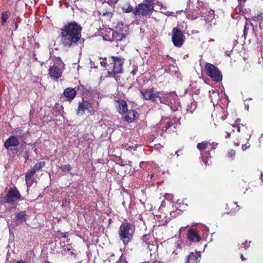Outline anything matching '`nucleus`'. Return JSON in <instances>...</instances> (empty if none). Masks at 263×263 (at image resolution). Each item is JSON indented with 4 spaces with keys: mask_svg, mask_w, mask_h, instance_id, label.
Returning <instances> with one entry per match:
<instances>
[{
    "mask_svg": "<svg viewBox=\"0 0 263 263\" xmlns=\"http://www.w3.org/2000/svg\"><path fill=\"white\" fill-rule=\"evenodd\" d=\"M23 199L21 193L16 187H10L6 195L0 199V203L5 205L7 203L12 206L14 209H16L18 203Z\"/></svg>",
    "mask_w": 263,
    "mask_h": 263,
    "instance_id": "5",
    "label": "nucleus"
},
{
    "mask_svg": "<svg viewBox=\"0 0 263 263\" xmlns=\"http://www.w3.org/2000/svg\"><path fill=\"white\" fill-rule=\"evenodd\" d=\"M181 152V150L179 149L176 151V154L178 156L179 155V154Z\"/></svg>",
    "mask_w": 263,
    "mask_h": 263,
    "instance_id": "47",
    "label": "nucleus"
},
{
    "mask_svg": "<svg viewBox=\"0 0 263 263\" xmlns=\"http://www.w3.org/2000/svg\"><path fill=\"white\" fill-rule=\"evenodd\" d=\"M188 240L192 242H198L201 240L200 234L197 230L189 229L187 233Z\"/></svg>",
    "mask_w": 263,
    "mask_h": 263,
    "instance_id": "13",
    "label": "nucleus"
},
{
    "mask_svg": "<svg viewBox=\"0 0 263 263\" xmlns=\"http://www.w3.org/2000/svg\"><path fill=\"white\" fill-rule=\"evenodd\" d=\"M173 125V123H171V122H167L165 124V126H164V128L165 129V130H166L167 129H168L170 127H171L172 125Z\"/></svg>",
    "mask_w": 263,
    "mask_h": 263,
    "instance_id": "38",
    "label": "nucleus"
},
{
    "mask_svg": "<svg viewBox=\"0 0 263 263\" xmlns=\"http://www.w3.org/2000/svg\"><path fill=\"white\" fill-rule=\"evenodd\" d=\"M45 166V162L41 161L34 165V174L35 173L36 171H39L41 170L42 168L44 167Z\"/></svg>",
    "mask_w": 263,
    "mask_h": 263,
    "instance_id": "27",
    "label": "nucleus"
},
{
    "mask_svg": "<svg viewBox=\"0 0 263 263\" xmlns=\"http://www.w3.org/2000/svg\"><path fill=\"white\" fill-rule=\"evenodd\" d=\"M35 54L34 53V54H33L34 59L35 58Z\"/></svg>",
    "mask_w": 263,
    "mask_h": 263,
    "instance_id": "56",
    "label": "nucleus"
},
{
    "mask_svg": "<svg viewBox=\"0 0 263 263\" xmlns=\"http://www.w3.org/2000/svg\"><path fill=\"white\" fill-rule=\"evenodd\" d=\"M125 37V35L122 33L119 32L118 31H114L113 30L112 34V42H118L122 41Z\"/></svg>",
    "mask_w": 263,
    "mask_h": 263,
    "instance_id": "23",
    "label": "nucleus"
},
{
    "mask_svg": "<svg viewBox=\"0 0 263 263\" xmlns=\"http://www.w3.org/2000/svg\"><path fill=\"white\" fill-rule=\"evenodd\" d=\"M232 127L236 128L237 131L241 133L242 136H245L247 140H249L252 134V130L251 128H249L246 126V124L241 123L240 119H237L235 123L232 125Z\"/></svg>",
    "mask_w": 263,
    "mask_h": 263,
    "instance_id": "9",
    "label": "nucleus"
},
{
    "mask_svg": "<svg viewBox=\"0 0 263 263\" xmlns=\"http://www.w3.org/2000/svg\"><path fill=\"white\" fill-rule=\"evenodd\" d=\"M19 141L17 137L11 136L7 139L4 143V146L7 149H9L10 147L18 146Z\"/></svg>",
    "mask_w": 263,
    "mask_h": 263,
    "instance_id": "17",
    "label": "nucleus"
},
{
    "mask_svg": "<svg viewBox=\"0 0 263 263\" xmlns=\"http://www.w3.org/2000/svg\"><path fill=\"white\" fill-rule=\"evenodd\" d=\"M108 3L111 4H115L117 3L119 0H108Z\"/></svg>",
    "mask_w": 263,
    "mask_h": 263,
    "instance_id": "44",
    "label": "nucleus"
},
{
    "mask_svg": "<svg viewBox=\"0 0 263 263\" xmlns=\"http://www.w3.org/2000/svg\"><path fill=\"white\" fill-rule=\"evenodd\" d=\"M191 107H192V106H194V107L193 110H191L190 111V112L191 113H192V112H193V110L196 108V102L192 103H191Z\"/></svg>",
    "mask_w": 263,
    "mask_h": 263,
    "instance_id": "43",
    "label": "nucleus"
},
{
    "mask_svg": "<svg viewBox=\"0 0 263 263\" xmlns=\"http://www.w3.org/2000/svg\"><path fill=\"white\" fill-rule=\"evenodd\" d=\"M8 18V11L3 12L1 15V20L2 24H4Z\"/></svg>",
    "mask_w": 263,
    "mask_h": 263,
    "instance_id": "29",
    "label": "nucleus"
},
{
    "mask_svg": "<svg viewBox=\"0 0 263 263\" xmlns=\"http://www.w3.org/2000/svg\"><path fill=\"white\" fill-rule=\"evenodd\" d=\"M38 10H39V8H37L36 9V13L37 12V11H38Z\"/></svg>",
    "mask_w": 263,
    "mask_h": 263,
    "instance_id": "54",
    "label": "nucleus"
},
{
    "mask_svg": "<svg viewBox=\"0 0 263 263\" xmlns=\"http://www.w3.org/2000/svg\"><path fill=\"white\" fill-rule=\"evenodd\" d=\"M203 162H204L205 164V165H206V164H207L208 161H205L203 158Z\"/></svg>",
    "mask_w": 263,
    "mask_h": 263,
    "instance_id": "49",
    "label": "nucleus"
},
{
    "mask_svg": "<svg viewBox=\"0 0 263 263\" xmlns=\"http://www.w3.org/2000/svg\"><path fill=\"white\" fill-rule=\"evenodd\" d=\"M232 132H234V129H232Z\"/></svg>",
    "mask_w": 263,
    "mask_h": 263,
    "instance_id": "57",
    "label": "nucleus"
},
{
    "mask_svg": "<svg viewBox=\"0 0 263 263\" xmlns=\"http://www.w3.org/2000/svg\"><path fill=\"white\" fill-rule=\"evenodd\" d=\"M87 110L88 113L92 114L95 112V109L91 104L87 100L82 98V102H79L77 109V115L82 116L85 114Z\"/></svg>",
    "mask_w": 263,
    "mask_h": 263,
    "instance_id": "10",
    "label": "nucleus"
},
{
    "mask_svg": "<svg viewBox=\"0 0 263 263\" xmlns=\"http://www.w3.org/2000/svg\"><path fill=\"white\" fill-rule=\"evenodd\" d=\"M181 211L180 210H176L170 212V216L172 218H176L177 216L180 214Z\"/></svg>",
    "mask_w": 263,
    "mask_h": 263,
    "instance_id": "31",
    "label": "nucleus"
},
{
    "mask_svg": "<svg viewBox=\"0 0 263 263\" xmlns=\"http://www.w3.org/2000/svg\"><path fill=\"white\" fill-rule=\"evenodd\" d=\"M82 27L76 22L66 25L61 30V41L63 45L70 47L77 45L82 36Z\"/></svg>",
    "mask_w": 263,
    "mask_h": 263,
    "instance_id": "1",
    "label": "nucleus"
},
{
    "mask_svg": "<svg viewBox=\"0 0 263 263\" xmlns=\"http://www.w3.org/2000/svg\"><path fill=\"white\" fill-rule=\"evenodd\" d=\"M141 98L156 104H166L168 102L169 93L163 90L157 91L154 87L143 89L140 91Z\"/></svg>",
    "mask_w": 263,
    "mask_h": 263,
    "instance_id": "3",
    "label": "nucleus"
},
{
    "mask_svg": "<svg viewBox=\"0 0 263 263\" xmlns=\"http://www.w3.org/2000/svg\"><path fill=\"white\" fill-rule=\"evenodd\" d=\"M197 148L200 152H202L205 150L206 148H210L211 149H213L214 148L213 147V144L211 143V142L208 141H204L201 143H198L197 144Z\"/></svg>",
    "mask_w": 263,
    "mask_h": 263,
    "instance_id": "20",
    "label": "nucleus"
},
{
    "mask_svg": "<svg viewBox=\"0 0 263 263\" xmlns=\"http://www.w3.org/2000/svg\"><path fill=\"white\" fill-rule=\"evenodd\" d=\"M135 231V227L133 223L127 221L121 223L119 228L118 235L124 246H127L133 239Z\"/></svg>",
    "mask_w": 263,
    "mask_h": 263,
    "instance_id": "4",
    "label": "nucleus"
},
{
    "mask_svg": "<svg viewBox=\"0 0 263 263\" xmlns=\"http://www.w3.org/2000/svg\"><path fill=\"white\" fill-rule=\"evenodd\" d=\"M116 263H128L126 258L122 254Z\"/></svg>",
    "mask_w": 263,
    "mask_h": 263,
    "instance_id": "32",
    "label": "nucleus"
},
{
    "mask_svg": "<svg viewBox=\"0 0 263 263\" xmlns=\"http://www.w3.org/2000/svg\"><path fill=\"white\" fill-rule=\"evenodd\" d=\"M45 61H46L45 59H42L41 60H38L37 58H36L35 61H36V63L35 64V66H39V65L42 66L43 64H44L45 63Z\"/></svg>",
    "mask_w": 263,
    "mask_h": 263,
    "instance_id": "34",
    "label": "nucleus"
},
{
    "mask_svg": "<svg viewBox=\"0 0 263 263\" xmlns=\"http://www.w3.org/2000/svg\"><path fill=\"white\" fill-rule=\"evenodd\" d=\"M49 71V74L50 78L56 80L61 77L63 71L62 68H60L59 65L57 64H54L50 66Z\"/></svg>",
    "mask_w": 263,
    "mask_h": 263,
    "instance_id": "14",
    "label": "nucleus"
},
{
    "mask_svg": "<svg viewBox=\"0 0 263 263\" xmlns=\"http://www.w3.org/2000/svg\"><path fill=\"white\" fill-rule=\"evenodd\" d=\"M26 183L27 186V191L31 186L33 184V168L29 170L26 173L25 176Z\"/></svg>",
    "mask_w": 263,
    "mask_h": 263,
    "instance_id": "21",
    "label": "nucleus"
},
{
    "mask_svg": "<svg viewBox=\"0 0 263 263\" xmlns=\"http://www.w3.org/2000/svg\"><path fill=\"white\" fill-rule=\"evenodd\" d=\"M60 236L64 238H67L68 237V232H59Z\"/></svg>",
    "mask_w": 263,
    "mask_h": 263,
    "instance_id": "37",
    "label": "nucleus"
},
{
    "mask_svg": "<svg viewBox=\"0 0 263 263\" xmlns=\"http://www.w3.org/2000/svg\"><path fill=\"white\" fill-rule=\"evenodd\" d=\"M153 238L154 237H153V235L149 233L143 235L141 237V243L142 246L145 245L147 246L148 249L151 250L149 249V245H151V242H153Z\"/></svg>",
    "mask_w": 263,
    "mask_h": 263,
    "instance_id": "19",
    "label": "nucleus"
},
{
    "mask_svg": "<svg viewBox=\"0 0 263 263\" xmlns=\"http://www.w3.org/2000/svg\"><path fill=\"white\" fill-rule=\"evenodd\" d=\"M234 144H235V145L236 146H238L239 145V144L238 142L237 143H235Z\"/></svg>",
    "mask_w": 263,
    "mask_h": 263,
    "instance_id": "50",
    "label": "nucleus"
},
{
    "mask_svg": "<svg viewBox=\"0 0 263 263\" xmlns=\"http://www.w3.org/2000/svg\"><path fill=\"white\" fill-rule=\"evenodd\" d=\"M226 135H225L224 137L226 138H229L231 137V132H226Z\"/></svg>",
    "mask_w": 263,
    "mask_h": 263,
    "instance_id": "42",
    "label": "nucleus"
},
{
    "mask_svg": "<svg viewBox=\"0 0 263 263\" xmlns=\"http://www.w3.org/2000/svg\"><path fill=\"white\" fill-rule=\"evenodd\" d=\"M205 72L212 80L220 82L222 79V74L214 65L206 63L204 68Z\"/></svg>",
    "mask_w": 263,
    "mask_h": 263,
    "instance_id": "7",
    "label": "nucleus"
},
{
    "mask_svg": "<svg viewBox=\"0 0 263 263\" xmlns=\"http://www.w3.org/2000/svg\"><path fill=\"white\" fill-rule=\"evenodd\" d=\"M146 164L145 162L141 161L139 164V167L141 168H144Z\"/></svg>",
    "mask_w": 263,
    "mask_h": 263,
    "instance_id": "40",
    "label": "nucleus"
},
{
    "mask_svg": "<svg viewBox=\"0 0 263 263\" xmlns=\"http://www.w3.org/2000/svg\"><path fill=\"white\" fill-rule=\"evenodd\" d=\"M201 253L200 252H191L187 257L186 263H199Z\"/></svg>",
    "mask_w": 263,
    "mask_h": 263,
    "instance_id": "18",
    "label": "nucleus"
},
{
    "mask_svg": "<svg viewBox=\"0 0 263 263\" xmlns=\"http://www.w3.org/2000/svg\"><path fill=\"white\" fill-rule=\"evenodd\" d=\"M112 34L113 30L109 29L108 30H106L103 33V37L104 40L109 42H112Z\"/></svg>",
    "mask_w": 263,
    "mask_h": 263,
    "instance_id": "24",
    "label": "nucleus"
},
{
    "mask_svg": "<svg viewBox=\"0 0 263 263\" xmlns=\"http://www.w3.org/2000/svg\"><path fill=\"white\" fill-rule=\"evenodd\" d=\"M240 258L242 261H246L247 258H246L242 254H241Z\"/></svg>",
    "mask_w": 263,
    "mask_h": 263,
    "instance_id": "46",
    "label": "nucleus"
},
{
    "mask_svg": "<svg viewBox=\"0 0 263 263\" xmlns=\"http://www.w3.org/2000/svg\"><path fill=\"white\" fill-rule=\"evenodd\" d=\"M185 36L179 28L174 27L172 31V41L176 47H181L185 42Z\"/></svg>",
    "mask_w": 263,
    "mask_h": 263,
    "instance_id": "8",
    "label": "nucleus"
},
{
    "mask_svg": "<svg viewBox=\"0 0 263 263\" xmlns=\"http://www.w3.org/2000/svg\"><path fill=\"white\" fill-rule=\"evenodd\" d=\"M233 204H234V205H235L236 208H237L236 211H238V210H239V209H240V208H239V205L237 204V202H234V203H233Z\"/></svg>",
    "mask_w": 263,
    "mask_h": 263,
    "instance_id": "45",
    "label": "nucleus"
},
{
    "mask_svg": "<svg viewBox=\"0 0 263 263\" xmlns=\"http://www.w3.org/2000/svg\"><path fill=\"white\" fill-rule=\"evenodd\" d=\"M81 138H82L83 140H88L90 138V136L89 134L85 133L83 135V136L81 138Z\"/></svg>",
    "mask_w": 263,
    "mask_h": 263,
    "instance_id": "36",
    "label": "nucleus"
},
{
    "mask_svg": "<svg viewBox=\"0 0 263 263\" xmlns=\"http://www.w3.org/2000/svg\"><path fill=\"white\" fill-rule=\"evenodd\" d=\"M78 263H81V261H80V262H78Z\"/></svg>",
    "mask_w": 263,
    "mask_h": 263,
    "instance_id": "58",
    "label": "nucleus"
},
{
    "mask_svg": "<svg viewBox=\"0 0 263 263\" xmlns=\"http://www.w3.org/2000/svg\"><path fill=\"white\" fill-rule=\"evenodd\" d=\"M139 117L138 112L135 110H128L125 111V112L122 115L123 120L128 123H131L137 119Z\"/></svg>",
    "mask_w": 263,
    "mask_h": 263,
    "instance_id": "12",
    "label": "nucleus"
},
{
    "mask_svg": "<svg viewBox=\"0 0 263 263\" xmlns=\"http://www.w3.org/2000/svg\"><path fill=\"white\" fill-rule=\"evenodd\" d=\"M122 10L125 13H130L134 11L133 7L129 4H125L121 8Z\"/></svg>",
    "mask_w": 263,
    "mask_h": 263,
    "instance_id": "25",
    "label": "nucleus"
},
{
    "mask_svg": "<svg viewBox=\"0 0 263 263\" xmlns=\"http://www.w3.org/2000/svg\"><path fill=\"white\" fill-rule=\"evenodd\" d=\"M236 155V152L233 149H230L228 153V157L231 159V160H233L235 157Z\"/></svg>",
    "mask_w": 263,
    "mask_h": 263,
    "instance_id": "30",
    "label": "nucleus"
},
{
    "mask_svg": "<svg viewBox=\"0 0 263 263\" xmlns=\"http://www.w3.org/2000/svg\"><path fill=\"white\" fill-rule=\"evenodd\" d=\"M189 106H187V111H189Z\"/></svg>",
    "mask_w": 263,
    "mask_h": 263,
    "instance_id": "53",
    "label": "nucleus"
},
{
    "mask_svg": "<svg viewBox=\"0 0 263 263\" xmlns=\"http://www.w3.org/2000/svg\"><path fill=\"white\" fill-rule=\"evenodd\" d=\"M58 108V111L60 112L61 109H63V106H60L59 104L56 103L54 106V109Z\"/></svg>",
    "mask_w": 263,
    "mask_h": 263,
    "instance_id": "39",
    "label": "nucleus"
},
{
    "mask_svg": "<svg viewBox=\"0 0 263 263\" xmlns=\"http://www.w3.org/2000/svg\"><path fill=\"white\" fill-rule=\"evenodd\" d=\"M70 248H67V251H70Z\"/></svg>",
    "mask_w": 263,
    "mask_h": 263,
    "instance_id": "55",
    "label": "nucleus"
},
{
    "mask_svg": "<svg viewBox=\"0 0 263 263\" xmlns=\"http://www.w3.org/2000/svg\"><path fill=\"white\" fill-rule=\"evenodd\" d=\"M252 20L254 22H258L259 23V27H262V24H263V14L260 13L256 16L252 17Z\"/></svg>",
    "mask_w": 263,
    "mask_h": 263,
    "instance_id": "26",
    "label": "nucleus"
},
{
    "mask_svg": "<svg viewBox=\"0 0 263 263\" xmlns=\"http://www.w3.org/2000/svg\"><path fill=\"white\" fill-rule=\"evenodd\" d=\"M250 145H247V144H242L241 146V148L243 151L246 150L248 148L250 147Z\"/></svg>",
    "mask_w": 263,
    "mask_h": 263,
    "instance_id": "41",
    "label": "nucleus"
},
{
    "mask_svg": "<svg viewBox=\"0 0 263 263\" xmlns=\"http://www.w3.org/2000/svg\"><path fill=\"white\" fill-rule=\"evenodd\" d=\"M64 96L68 102H71L77 95V90L72 87H67L64 90Z\"/></svg>",
    "mask_w": 263,
    "mask_h": 263,
    "instance_id": "15",
    "label": "nucleus"
},
{
    "mask_svg": "<svg viewBox=\"0 0 263 263\" xmlns=\"http://www.w3.org/2000/svg\"><path fill=\"white\" fill-rule=\"evenodd\" d=\"M238 1H241V2H243L246 1V0H238Z\"/></svg>",
    "mask_w": 263,
    "mask_h": 263,
    "instance_id": "52",
    "label": "nucleus"
},
{
    "mask_svg": "<svg viewBox=\"0 0 263 263\" xmlns=\"http://www.w3.org/2000/svg\"><path fill=\"white\" fill-rule=\"evenodd\" d=\"M116 108L117 110L120 114L122 115L127 109V103L126 101L123 99H119L116 100Z\"/></svg>",
    "mask_w": 263,
    "mask_h": 263,
    "instance_id": "16",
    "label": "nucleus"
},
{
    "mask_svg": "<svg viewBox=\"0 0 263 263\" xmlns=\"http://www.w3.org/2000/svg\"><path fill=\"white\" fill-rule=\"evenodd\" d=\"M27 215L25 211H21L15 215V219L17 224L22 223L26 221Z\"/></svg>",
    "mask_w": 263,
    "mask_h": 263,
    "instance_id": "22",
    "label": "nucleus"
},
{
    "mask_svg": "<svg viewBox=\"0 0 263 263\" xmlns=\"http://www.w3.org/2000/svg\"><path fill=\"white\" fill-rule=\"evenodd\" d=\"M124 61L123 57L109 56L104 58L101 62V65L106 68L107 77L115 78L117 74L123 72V65Z\"/></svg>",
    "mask_w": 263,
    "mask_h": 263,
    "instance_id": "2",
    "label": "nucleus"
},
{
    "mask_svg": "<svg viewBox=\"0 0 263 263\" xmlns=\"http://www.w3.org/2000/svg\"><path fill=\"white\" fill-rule=\"evenodd\" d=\"M60 169L62 172H69L72 169V167L70 164H66L61 165Z\"/></svg>",
    "mask_w": 263,
    "mask_h": 263,
    "instance_id": "28",
    "label": "nucleus"
},
{
    "mask_svg": "<svg viewBox=\"0 0 263 263\" xmlns=\"http://www.w3.org/2000/svg\"><path fill=\"white\" fill-rule=\"evenodd\" d=\"M70 255H72V256H73L74 257H76L77 256V254L75 253L74 252H71L70 253Z\"/></svg>",
    "mask_w": 263,
    "mask_h": 263,
    "instance_id": "48",
    "label": "nucleus"
},
{
    "mask_svg": "<svg viewBox=\"0 0 263 263\" xmlns=\"http://www.w3.org/2000/svg\"><path fill=\"white\" fill-rule=\"evenodd\" d=\"M251 241H246L244 243H242L240 246V248H244L245 249H248L250 246Z\"/></svg>",
    "mask_w": 263,
    "mask_h": 263,
    "instance_id": "33",
    "label": "nucleus"
},
{
    "mask_svg": "<svg viewBox=\"0 0 263 263\" xmlns=\"http://www.w3.org/2000/svg\"><path fill=\"white\" fill-rule=\"evenodd\" d=\"M249 29V25L247 22H246L245 27H244V30H243V35L246 38V36L247 34L248 30Z\"/></svg>",
    "mask_w": 263,
    "mask_h": 263,
    "instance_id": "35",
    "label": "nucleus"
},
{
    "mask_svg": "<svg viewBox=\"0 0 263 263\" xmlns=\"http://www.w3.org/2000/svg\"><path fill=\"white\" fill-rule=\"evenodd\" d=\"M75 88L77 89V91L81 95L82 97H91L93 95L95 90L89 86H85L82 84L77 86Z\"/></svg>",
    "mask_w": 263,
    "mask_h": 263,
    "instance_id": "11",
    "label": "nucleus"
},
{
    "mask_svg": "<svg viewBox=\"0 0 263 263\" xmlns=\"http://www.w3.org/2000/svg\"><path fill=\"white\" fill-rule=\"evenodd\" d=\"M154 9V0H144L142 3L136 6L133 14L137 16L149 17Z\"/></svg>",
    "mask_w": 263,
    "mask_h": 263,
    "instance_id": "6",
    "label": "nucleus"
},
{
    "mask_svg": "<svg viewBox=\"0 0 263 263\" xmlns=\"http://www.w3.org/2000/svg\"><path fill=\"white\" fill-rule=\"evenodd\" d=\"M136 72V71L133 70L132 73H133V75H134V74H135Z\"/></svg>",
    "mask_w": 263,
    "mask_h": 263,
    "instance_id": "51",
    "label": "nucleus"
}]
</instances>
